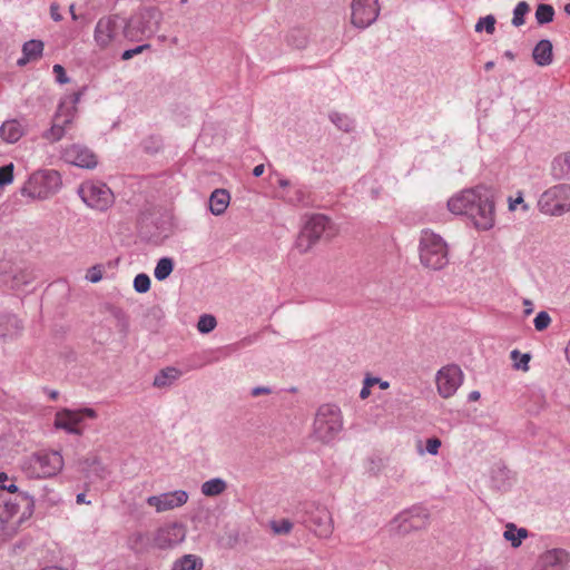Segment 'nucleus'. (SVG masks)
Instances as JSON below:
<instances>
[{
	"instance_id": "27",
	"label": "nucleus",
	"mask_w": 570,
	"mask_h": 570,
	"mask_svg": "<svg viewBox=\"0 0 570 570\" xmlns=\"http://www.w3.org/2000/svg\"><path fill=\"white\" fill-rule=\"evenodd\" d=\"M227 490V482L222 478H213L200 485V492L207 498L218 497Z\"/></svg>"
},
{
	"instance_id": "8",
	"label": "nucleus",
	"mask_w": 570,
	"mask_h": 570,
	"mask_svg": "<svg viewBox=\"0 0 570 570\" xmlns=\"http://www.w3.org/2000/svg\"><path fill=\"white\" fill-rule=\"evenodd\" d=\"M343 429L342 413L334 404H323L318 407L314 424V435L322 442L333 441Z\"/></svg>"
},
{
	"instance_id": "13",
	"label": "nucleus",
	"mask_w": 570,
	"mask_h": 570,
	"mask_svg": "<svg viewBox=\"0 0 570 570\" xmlns=\"http://www.w3.org/2000/svg\"><path fill=\"white\" fill-rule=\"evenodd\" d=\"M78 193L88 207L97 210H106L114 203L111 189L106 184L99 181H86L81 184Z\"/></svg>"
},
{
	"instance_id": "57",
	"label": "nucleus",
	"mask_w": 570,
	"mask_h": 570,
	"mask_svg": "<svg viewBox=\"0 0 570 570\" xmlns=\"http://www.w3.org/2000/svg\"><path fill=\"white\" fill-rule=\"evenodd\" d=\"M77 504H90L91 502L86 499L85 493H78L76 497Z\"/></svg>"
},
{
	"instance_id": "64",
	"label": "nucleus",
	"mask_w": 570,
	"mask_h": 570,
	"mask_svg": "<svg viewBox=\"0 0 570 570\" xmlns=\"http://www.w3.org/2000/svg\"><path fill=\"white\" fill-rule=\"evenodd\" d=\"M493 67H494V62H493V61H488V62L484 65V69H485V70H491Z\"/></svg>"
},
{
	"instance_id": "51",
	"label": "nucleus",
	"mask_w": 570,
	"mask_h": 570,
	"mask_svg": "<svg viewBox=\"0 0 570 570\" xmlns=\"http://www.w3.org/2000/svg\"><path fill=\"white\" fill-rule=\"evenodd\" d=\"M52 71L56 76V80L59 83H67L69 82V78L66 75L65 68L61 65H55L52 67Z\"/></svg>"
},
{
	"instance_id": "36",
	"label": "nucleus",
	"mask_w": 570,
	"mask_h": 570,
	"mask_svg": "<svg viewBox=\"0 0 570 570\" xmlns=\"http://www.w3.org/2000/svg\"><path fill=\"white\" fill-rule=\"evenodd\" d=\"M513 361V367L517 370L528 371L531 356L529 353H521L519 350H513L510 353Z\"/></svg>"
},
{
	"instance_id": "19",
	"label": "nucleus",
	"mask_w": 570,
	"mask_h": 570,
	"mask_svg": "<svg viewBox=\"0 0 570 570\" xmlns=\"http://www.w3.org/2000/svg\"><path fill=\"white\" fill-rule=\"evenodd\" d=\"M61 158L73 166L91 169L97 166L96 155L86 146L72 144L61 150Z\"/></svg>"
},
{
	"instance_id": "22",
	"label": "nucleus",
	"mask_w": 570,
	"mask_h": 570,
	"mask_svg": "<svg viewBox=\"0 0 570 570\" xmlns=\"http://www.w3.org/2000/svg\"><path fill=\"white\" fill-rule=\"evenodd\" d=\"M276 197L286 204L297 206L307 203L308 193L304 185L297 183L293 185L292 188L278 193Z\"/></svg>"
},
{
	"instance_id": "28",
	"label": "nucleus",
	"mask_w": 570,
	"mask_h": 570,
	"mask_svg": "<svg viewBox=\"0 0 570 570\" xmlns=\"http://www.w3.org/2000/svg\"><path fill=\"white\" fill-rule=\"evenodd\" d=\"M20 320L14 315H4L0 317V336L12 337L21 331Z\"/></svg>"
},
{
	"instance_id": "3",
	"label": "nucleus",
	"mask_w": 570,
	"mask_h": 570,
	"mask_svg": "<svg viewBox=\"0 0 570 570\" xmlns=\"http://www.w3.org/2000/svg\"><path fill=\"white\" fill-rule=\"evenodd\" d=\"M63 458L58 451H39L23 459L21 471L29 479L56 476L63 468Z\"/></svg>"
},
{
	"instance_id": "7",
	"label": "nucleus",
	"mask_w": 570,
	"mask_h": 570,
	"mask_svg": "<svg viewBox=\"0 0 570 570\" xmlns=\"http://www.w3.org/2000/svg\"><path fill=\"white\" fill-rule=\"evenodd\" d=\"M298 521L311 530L316 537L327 539L333 533V519L331 512L321 504L305 503L297 511Z\"/></svg>"
},
{
	"instance_id": "62",
	"label": "nucleus",
	"mask_w": 570,
	"mask_h": 570,
	"mask_svg": "<svg viewBox=\"0 0 570 570\" xmlns=\"http://www.w3.org/2000/svg\"><path fill=\"white\" fill-rule=\"evenodd\" d=\"M41 570H68V569L52 566V567H46V568H43Z\"/></svg>"
},
{
	"instance_id": "38",
	"label": "nucleus",
	"mask_w": 570,
	"mask_h": 570,
	"mask_svg": "<svg viewBox=\"0 0 570 570\" xmlns=\"http://www.w3.org/2000/svg\"><path fill=\"white\" fill-rule=\"evenodd\" d=\"M530 7L525 1L519 2L513 9L512 24L521 27L524 24V16L529 12Z\"/></svg>"
},
{
	"instance_id": "23",
	"label": "nucleus",
	"mask_w": 570,
	"mask_h": 570,
	"mask_svg": "<svg viewBox=\"0 0 570 570\" xmlns=\"http://www.w3.org/2000/svg\"><path fill=\"white\" fill-rule=\"evenodd\" d=\"M229 203V191L224 188H217L209 196V212L215 216H220L226 212Z\"/></svg>"
},
{
	"instance_id": "9",
	"label": "nucleus",
	"mask_w": 570,
	"mask_h": 570,
	"mask_svg": "<svg viewBox=\"0 0 570 570\" xmlns=\"http://www.w3.org/2000/svg\"><path fill=\"white\" fill-rule=\"evenodd\" d=\"M537 207L541 214L552 217L570 213V185L562 183L547 188L539 196Z\"/></svg>"
},
{
	"instance_id": "12",
	"label": "nucleus",
	"mask_w": 570,
	"mask_h": 570,
	"mask_svg": "<svg viewBox=\"0 0 570 570\" xmlns=\"http://www.w3.org/2000/svg\"><path fill=\"white\" fill-rule=\"evenodd\" d=\"M330 219L322 214H314L306 219L295 242L299 253L308 252L330 228Z\"/></svg>"
},
{
	"instance_id": "41",
	"label": "nucleus",
	"mask_w": 570,
	"mask_h": 570,
	"mask_svg": "<svg viewBox=\"0 0 570 570\" xmlns=\"http://www.w3.org/2000/svg\"><path fill=\"white\" fill-rule=\"evenodd\" d=\"M271 529L275 534H288L293 529V523L288 519L274 520L271 522Z\"/></svg>"
},
{
	"instance_id": "14",
	"label": "nucleus",
	"mask_w": 570,
	"mask_h": 570,
	"mask_svg": "<svg viewBox=\"0 0 570 570\" xmlns=\"http://www.w3.org/2000/svg\"><path fill=\"white\" fill-rule=\"evenodd\" d=\"M463 372L455 364H448L441 367L435 374L438 393L443 399L453 396L463 383Z\"/></svg>"
},
{
	"instance_id": "25",
	"label": "nucleus",
	"mask_w": 570,
	"mask_h": 570,
	"mask_svg": "<svg viewBox=\"0 0 570 570\" xmlns=\"http://www.w3.org/2000/svg\"><path fill=\"white\" fill-rule=\"evenodd\" d=\"M24 135L22 124L17 119L6 120L0 127V138L8 144L17 142Z\"/></svg>"
},
{
	"instance_id": "58",
	"label": "nucleus",
	"mask_w": 570,
	"mask_h": 570,
	"mask_svg": "<svg viewBox=\"0 0 570 570\" xmlns=\"http://www.w3.org/2000/svg\"><path fill=\"white\" fill-rule=\"evenodd\" d=\"M480 396H481V394H480L479 391H472V392H470L468 399L471 402H475V401H478L480 399Z\"/></svg>"
},
{
	"instance_id": "24",
	"label": "nucleus",
	"mask_w": 570,
	"mask_h": 570,
	"mask_svg": "<svg viewBox=\"0 0 570 570\" xmlns=\"http://www.w3.org/2000/svg\"><path fill=\"white\" fill-rule=\"evenodd\" d=\"M43 42L41 40H29L22 46V56L17 60L19 67H24L30 61L41 58L43 52Z\"/></svg>"
},
{
	"instance_id": "35",
	"label": "nucleus",
	"mask_w": 570,
	"mask_h": 570,
	"mask_svg": "<svg viewBox=\"0 0 570 570\" xmlns=\"http://www.w3.org/2000/svg\"><path fill=\"white\" fill-rule=\"evenodd\" d=\"M554 9L550 4L541 3L535 10V19L539 24H546L553 20Z\"/></svg>"
},
{
	"instance_id": "43",
	"label": "nucleus",
	"mask_w": 570,
	"mask_h": 570,
	"mask_svg": "<svg viewBox=\"0 0 570 570\" xmlns=\"http://www.w3.org/2000/svg\"><path fill=\"white\" fill-rule=\"evenodd\" d=\"M551 317L546 311H541L537 314L533 320V324L537 331L542 332L549 327Z\"/></svg>"
},
{
	"instance_id": "15",
	"label": "nucleus",
	"mask_w": 570,
	"mask_h": 570,
	"mask_svg": "<svg viewBox=\"0 0 570 570\" xmlns=\"http://www.w3.org/2000/svg\"><path fill=\"white\" fill-rule=\"evenodd\" d=\"M429 513L422 507H413L397 514L391 522V528L400 534L423 529L428 524Z\"/></svg>"
},
{
	"instance_id": "46",
	"label": "nucleus",
	"mask_w": 570,
	"mask_h": 570,
	"mask_svg": "<svg viewBox=\"0 0 570 570\" xmlns=\"http://www.w3.org/2000/svg\"><path fill=\"white\" fill-rule=\"evenodd\" d=\"M376 382H379L376 380L375 376H366L363 381V386L361 389V392H360V397L362 400H365L367 399L370 395H371V389L376 385Z\"/></svg>"
},
{
	"instance_id": "53",
	"label": "nucleus",
	"mask_w": 570,
	"mask_h": 570,
	"mask_svg": "<svg viewBox=\"0 0 570 570\" xmlns=\"http://www.w3.org/2000/svg\"><path fill=\"white\" fill-rule=\"evenodd\" d=\"M272 391L266 386H256L252 390V396H258L261 394H269Z\"/></svg>"
},
{
	"instance_id": "17",
	"label": "nucleus",
	"mask_w": 570,
	"mask_h": 570,
	"mask_svg": "<svg viewBox=\"0 0 570 570\" xmlns=\"http://www.w3.org/2000/svg\"><path fill=\"white\" fill-rule=\"evenodd\" d=\"M189 494L185 490H174L149 495L146 499L148 507L156 513H165L181 508L188 502Z\"/></svg>"
},
{
	"instance_id": "20",
	"label": "nucleus",
	"mask_w": 570,
	"mask_h": 570,
	"mask_svg": "<svg viewBox=\"0 0 570 570\" xmlns=\"http://www.w3.org/2000/svg\"><path fill=\"white\" fill-rule=\"evenodd\" d=\"M569 561L570 556L566 550L554 548L542 552L532 570H563Z\"/></svg>"
},
{
	"instance_id": "45",
	"label": "nucleus",
	"mask_w": 570,
	"mask_h": 570,
	"mask_svg": "<svg viewBox=\"0 0 570 570\" xmlns=\"http://www.w3.org/2000/svg\"><path fill=\"white\" fill-rule=\"evenodd\" d=\"M521 206L522 210L524 213L529 212L530 207L529 205L524 202L523 199V194L522 191H518L517 193V196L513 198V197H510L509 198V210L510 212H514L517 210V207L518 206Z\"/></svg>"
},
{
	"instance_id": "18",
	"label": "nucleus",
	"mask_w": 570,
	"mask_h": 570,
	"mask_svg": "<svg viewBox=\"0 0 570 570\" xmlns=\"http://www.w3.org/2000/svg\"><path fill=\"white\" fill-rule=\"evenodd\" d=\"M97 416L95 410L85 407L81 410H68L57 412L55 419V425L58 429H62L70 434H81L82 429L80 426L85 417L95 419Z\"/></svg>"
},
{
	"instance_id": "42",
	"label": "nucleus",
	"mask_w": 570,
	"mask_h": 570,
	"mask_svg": "<svg viewBox=\"0 0 570 570\" xmlns=\"http://www.w3.org/2000/svg\"><path fill=\"white\" fill-rule=\"evenodd\" d=\"M13 169L12 163L0 167V187L10 185L13 181Z\"/></svg>"
},
{
	"instance_id": "59",
	"label": "nucleus",
	"mask_w": 570,
	"mask_h": 570,
	"mask_svg": "<svg viewBox=\"0 0 570 570\" xmlns=\"http://www.w3.org/2000/svg\"><path fill=\"white\" fill-rule=\"evenodd\" d=\"M379 382H376V385L380 386L382 390H386L390 387V383L387 381H383L380 377H376Z\"/></svg>"
},
{
	"instance_id": "34",
	"label": "nucleus",
	"mask_w": 570,
	"mask_h": 570,
	"mask_svg": "<svg viewBox=\"0 0 570 570\" xmlns=\"http://www.w3.org/2000/svg\"><path fill=\"white\" fill-rule=\"evenodd\" d=\"M174 269V261L170 257H161L154 269V276L157 281H165Z\"/></svg>"
},
{
	"instance_id": "44",
	"label": "nucleus",
	"mask_w": 570,
	"mask_h": 570,
	"mask_svg": "<svg viewBox=\"0 0 570 570\" xmlns=\"http://www.w3.org/2000/svg\"><path fill=\"white\" fill-rule=\"evenodd\" d=\"M0 490H6L9 493L18 492V487L16 485L14 480L6 472H0Z\"/></svg>"
},
{
	"instance_id": "47",
	"label": "nucleus",
	"mask_w": 570,
	"mask_h": 570,
	"mask_svg": "<svg viewBox=\"0 0 570 570\" xmlns=\"http://www.w3.org/2000/svg\"><path fill=\"white\" fill-rule=\"evenodd\" d=\"M149 48H150V45L145 43V45L137 46V47H135L132 49L125 50L121 53V59L122 60H130L135 56L142 53L145 50H147Z\"/></svg>"
},
{
	"instance_id": "1",
	"label": "nucleus",
	"mask_w": 570,
	"mask_h": 570,
	"mask_svg": "<svg viewBox=\"0 0 570 570\" xmlns=\"http://www.w3.org/2000/svg\"><path fill=\"white\" fill-rule=\"evenodd\" d=\"M448 208L454 215L466 216L479 230H489L495 224L493 196L483 186L454 194L448 200Z\"/></svg>"
},
{
	"instance_id": "30",
	"label": "nucleus",
	"mask_w": 570,
	"mask_h": 570,
	"mask_svg": "<svg viewBox=\"0 0 570 570\" xmlns=\"http://www.w3.org/2000/svg\"><path fill=\"white\" fill-rule=\"evenodd\" d=\"M528 537V530L525 528H518L513 523H508L503 532V538L511 543L513 548L521 546L523 539Z\"/></svg>"
},
{
	"instance_id": "16",
	"label": "nucleus",
	"mask_w": 570,
	"mask_h": 570,
	"mask_svg": "<svg viewBox=\"0 0 570 570\" xmlns=\"http://www.w3.org/2000/svg\"><path fill=\"white\" fill-rule=\"evenodd\" d=\"M381 8L379 0H352L351 23L358 29H366L379 18Z\"/></svg>"
},
{
	"instance_id": "39",
	"label": "nucleus",
	"mask_w": 570,
	"mask_h": 570,
	"mask_svg": "<svg viewBox=\"0 0 570 570\" xmlns=\"http://www.w3.org/2000/svg\"><path fill=\"white\" fill-rule=\"evenodd\" d=\"M217 325L216 318L210 314H203L197 323V330L202 334H208L215 330Z\"/></svg>"
},
{
	"instance_id": "48",
	"label": "nucleus",
	"mask_w": 570,
	"mask_h": 570,
	"mask_svg": "<svg viewBox=\"0 0 570 570\" xmlns=\"http://www.w3.org/2000/svg\"><path fill=\"white\" fill-rule=\"evenodd\" d=\"M441 446V441L438 438H431L426 440L425 451L431 455H436Z\"/></svg>"
},
{
	"instance_id": "60",
	"label": "nucleus",
	"mask_w": 570,
	"mask_h": 570,
	"mask_svg": "<svg viewBox=\"0 0 570 570\" xmlns=\"http://www.w3.org/2000/svg\"><path fill=\"white\" fill-rule=\"evenodd\" d=\"M75 9H76V6L73 3L69 6V12H70L71 19L76 21V20H78V16H77Z\"/></svg>"
},
{
	"instance_id": "29",
	"label": "nucleus",
	"mask_w": 570,
	"mask_h": 570,
	"mask_svg": "<svg viewBox=\"0 0 570 570\" xmlns=\"http://www.w3.org/2000/svg\"><path fill=\"white\" fill-rule=\"evenodd\" d=\"M181 375V372L176 367H166L161 370L158 374H156L154 379V386L156 387H166L171 385L176 380H178Z\"/></svg>"
},
{
	"instance_id": "4",
	"label": "nucleus",
	"mask_w": 570,
	"mask_h": 570,
	"mask_svg": "<svg viewBox=\"0 0 570 570\" xmlns=\"http://www.w3.org/2000/svg\"><path fill=\"white\" fill-rule=\"evenodd\" d=\"M61 176L52 169L38 170L30 175L20 193L32 200H45L53 196L61 188Z\"/></svg>"
},
{
	"instance_id": "52",
	"label": "nucleus",
	"mask_w": 570,
	"mask_h": 570,
	"mask_svg": "<svg viewBox=\"0 0 570 570\" xmlns=\"http://www.w3.org/2000/svg\"><path fill=\"white\" fill-rule=\"evenodd\" d=\"M50 17L56 22H59L62 20V16L60 13V8H59L58 3L50 4Z\"/></svg>"
},
{
	"instance_id": "33",
	"label": "nucleus",
	"mask_w": 570,
	"mask_h": 570,
	"mask_svg": "<svg viewBox=\"0 0 570 570\" xmlns=\"http://www.w3.org/2000/svg\"><path fill=\"white\" fill-rule=\"evenodd\" d=\"M202 560L194 554H186L175 561L171 570H200Z\"/></svg>"
},
{
	"instance_id": "56",
	"label": "nucleus",
	"mask_w": 570,
	"mask_h": 570,
	"mask_svg": "<svg viewBox=\"0 0 570 570\" xmlns=\"http://www.w3.org/2000/svg\"><path fill=\"white\" fill-rule=\"evenodd\" d=\"M264 171H265V166L263 164H259V165L254 167L253 175L255 177H259V176H262L264 174Z\"/></svg>"
},
{
	"instance_id": "21",
	"label": "nucleus",
	"mask_w": 570,
	"mask_h": 570,
	"mask_svg": "<svg viewBox=\"0 0 570 570\" xmlns=\"http://www.w3.org/2000/svg\"><path fill=\"white\" fill-rule=\"evenodd\" d=\"M532 59L539 67H548L553 62V46L549 39L540 40L532 50Z\"/></svg>"
},
{
	"instance_id": "5",
	"label": "nucleus",
	"mask_w": 570,
	"mask_h": 570,
	"mask_svg": "<svg viewBox=\"0 0 570 570\" xmlns=\"http://www.w3.org/2000/svg\"><path fill=\"white\" fill-rule=\"evenodd\" d=\"M421 263L431 269L439 271L449 263V248L445 240L430 229L422 232L419 245Z\"/></svg>"
},
{
	"instance_id": "54",
	"label": "nucleus",
	"mask_w": 570,
	"mask_h": 570,
	"mask_svg": "<svg viewBox=\"0 0 570 570\" xmlns=\"http://www.w3.org/2000/svg\"><path fill=\"white\" fill-rule=\"evenodd\" d=\"M21 501H26L29 507H33L35 502L31 495L27 492H18V497Z\"/></svg>"
},
{
	"instance_id": "11",
	"label": "nucleus",
	"mask_w": 570,
	"mask_h": 570,
	"mask_svg": "<svg viewBox=\"0 0 570 570\" xmlns=\"http://www.w3.org/2000/svg\"><path fill=\"white\" fill-rule=\"evenodd\" d=\"M80 97L81 92H73L61 99L56 112L55 122L43 135L46 139L58 141L65 136V127L72 121Z\"/></svg>"
},
{
	"instance_id": "32",
	"label": "nucleus",
	"mask_w": 570,
	"mask_h": 570,
	"mask_svg": "<svg viewBox=\"0 0 570 570\" xmlns=\"http://www.w3.org/2000/svg\"><path fill=\"white\" fill-rule=\"evenodd\" d=\"M328 117L334 126L342 131L351 132L355 127V121L345 114L333 111Z\"/></svg>"
},
{
	"instance_id": "6",
	"label": "nucleus",
	"mask_w": 570,
	"mask_h": 570,
	"mask_svg": "<svg viewBox=\"0 0 570 570\" xmlns=\"http://www.w3.org/2000/svg\"><path fill=\"white\" fill-rule=\"evenodd\" d=\"M164 16L156 7H145L126 21L127 33L131 40L153 38L160 29Z\"/></svg>"
},
{
	"instance_id": "2",
	"label": "nucleus",
	"mask_w": 570,
	"mask_h": 570,
	"mask_svg": "<svg viewBox=\"0 0 570 570\" xmlns=\"http://www.w3.org/2000/svg\"><path fill=\"white\" fill-rule=\"evenodd\" d=\"M126 36V21L118 14H107L100 17L95 26L94 43L101 51L115 52Z\"/></svg>"
},
{
	"instance_id": "26",
	"label": "nucleus",
	"mask_w": 570,
	"mask_h": 570,
	"mask_svg": "<svg viewBox=\"0 0 570 570\" xmlns=\"http://www.w3.org/2000/svg\"><path fill=\"white\" fill-rule=\"evenodd\" d=\"M551 173L556 179L570 180V151L563 153L553 159Z\"/></svg>"
},
{
	"instance_id": "61",
	"label": "nucleus",
	"mask_w": 570,
	"mask_h": 570,
	"mask_svg": "<svg viewBox=\"0 0 570 570\" xmlns=\"http://www.w3.org/2000/svg\"><path fill=\"white\" fill-rule=\"evenodd\" d=\"M504 57H505V58H508L509 60H514L515 55H514L512 51L507 50V51L504 52Z\"/></svg>"
},
{
	"instance_id": "31",
	"label": "nucleus",
	"mask_w": 570,
	"mask_h": 570,
	"mask_svg": "<svg viewBox=\"0 0 570 570\" xmlns=\"http://www.w3.org/2000/svg\"><path fill=\"white\" fill-rule=\"evenodd\" d=\"M19 512V503L11 499L0 497V520L2 522L10 521Z\"/></svg>"
},
{
	"instance_id": "50",
	"label": "nucleus",
	"mask_w": 570,
	"mask_h": 570,
	"mask_svg": "<svg viewBox=\"0 0 570 570\" xmlns=\"http://www.w3.org/2000/svg\"><path fill=\"white\" fill-rule=\"evenodd\" d=\"M86 279L91 283L100 282L102 279L101 268L99 266L91 267L86 275Z\"/></svg>"
},
{
	"instance_id": "63",
	"label": "nucleus",
	"mask_w": 570,
	"mask_h": 570,
	"mask_svg": "<svg viewBox=\"0 0 570 570\" xmlns=\"http://www.w3.org/2000/svg\"><path fill=\"white\" fill-rule=\"evenodd\" d=\"M566 356H567V361L570 364V340H569L568 346L566 348Z\"/></svg>"
},
{
	"instance_id": "37",
	"label": "nucleus",
	"mask_w": 570,
	"mask_h": 570,
	"mask_svg": "<svg viewBox=\"0 0 570 570\" xmlns=\"http://www.w3.org/2000/svg\"><path fill=\"white\" fill-rule=\"evenodd\" d=\"M475 32H482L483 30L488 35H493L495 31V18L492 14H488L478 20L474 27Z\"/></svg>"
},
{
	"instance_id": "40",
	"label": "nucleus",
	"mask_w": 570,
	"mask_h": 570,
	"mask_svg": "<svg viewBox=\"0 0 570 570\" xmlns=\"http://www.w3.org/2000/svg\"><path fill=\"white\" fill-rule=\"evenodd\" d=\"M134 289L140 294L147 293L150 289L149 276L145 273L138 274L134 278Z\"/></svg>"
},
{
	"instance_id": "10",
	"label": "nucleus",
	"mask_w": 570,
	"mask_h": 570,
	"mask_svg": "<svg viewBox=\"0 0 570 570\" xmlns=\"http://www.w3.org/2000/svg\"><path fill=\"white\" fill-rule=\"evenodd\" d=\"M186 533L187 530L184 523L173 521L165 522L150 534H139L138 538L140 540L146 538L148 544L153 548L167 550L180 544L186 539Z\"/></svg>"
},
{
	"instance_id": "49",
	"label": "nucleus",
	"mask_w": 570,
	"mask_h": 570,
	"mask_svg": "<svg viewBox=\"0 0 570 570\" xmlns=\"http://www.w3.org/2000/svg\"><path fill=\"white\" fill-rule=\"evenodd\" d=\"M273 176L276 178L278 187L282 189V191L287 190L288 188H292L293 185H296V181H292L285 177H283L279 173L274 171Z\"/></svg>"
},
{
	"instance_id": "55",
	"label": "nucleus",
	"mask_w": 570,
	"mask_h": 570,
	"mask_svg": "<svg viewBox=\"0 0 570 570\" xmlns=\"http://www.w3.org/2000/svg\"><path fill=\"white\" fill-rule=\"evenodd\" d=\"M523 306H524V314L530 315L533 312V304L530 299L524 298L523 299Z\"/></svg>"
}]
</instances>
